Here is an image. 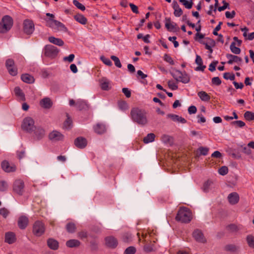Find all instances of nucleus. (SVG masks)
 <instances>
[{
  "mask_svg": "<svg viewBox=\"0 0 254 254\" xmlns=\"http://www.w3.org/2000/svg\"><path fill=\"white\" fill-rule=\"evenodd\" d=\"M74 18L79 23L85 25L87 23V20L83 15L80 14H76L74 16Z\"/></svg>",
  "mask_w": 254,
  "mask_h": 254,
  "instance_id": "nucleus-34",
  "label": "nucleus"
},
{
  "mask_svg": "<svg viewBox=\"0 0 254 254\" xmlns=\"http://www.w3.org/2000/svg\"><path fill=\"white\" fill-rule=\"evenodd\" d=\"M219 173L221 175H225L228 172V167L226 166H222L219 169Z\"/></svg>",
  "mask_w": 254,
  "mask_h": 254,
  "instance_id": "nucleus-54",
  "label": "nucleus"
},
{
  "mask_svg": "<svg viewBox=\"0 0 254 254\" xmlns=\"http://www.w3.org/2000/svg\"><path fill=\"white\" fill-rule=\"evenodd\" d=\"M40 105L44 109H50L53 105V102L48 97H45L40 101Z\"/></svg>",
  "mask_w": 254,
  "mask_h": 254,
  "instance_id": "nucleus-21",
  "label": "nucleus"
},
{
  "mask_svg": "<svg viewBox=\"0 0 254 254\" xmlns=\"http://www.w3.org/2000/svg\"><path fill=\"white\" fill-rule=\"evenodd\" d=\"M47 245L52 250H56L59 248L58 242L52 238H50L47 240Z\"/></svg>",
  "mask_w": 254,
  "mask_h": 254,
  "instance_id": "nucleus-29",
  "label": "nucleus"
},
{
  "mask_svg": "<svg viewBox=\"0 0 254 254\" xmlns=\"http://www.w3.org/2000/svg\"><path fill=\"white\" fill-rule=\"evenodd\" d=\"M66 229L68 233H73L75 232V225L73 223H68L66 225Z\"/></svg>",
  "mask_w": 254,
  "mask_h": 254,
  "instance_id": "nucleus-40",
  "label": "nucleus"
},
{
  "mask_svg": "<svg viewBox=\"0 0 254 254\" xmlns=\"http://www.w3.org/2000/svg\"><path fill=\"white\" fill-rule=\"evenodd\" d=\"M45 231L44 224L40 221H36L33 225L32 232L36 237L42 236Z\"/></svg>",
  "mask_w": 254,
  "mask_h": 254,
  "instance_id": "nucleus-5",
  "label": "nucleus"
},
{
  "mask_svg": "<svg viewBox=\"0 0 254 254\" xmlns=\"http://www.w3.org/2000/svg\"><path fill=\"white\" fill-rule=\"evenodd\" d=\"M34 138L36 140H40L45 135V130L41 127H37L35 128Z\"/></svg>",
  "mask_w": 254,
  "mask_h": 254,
  "instance_id": "nucleus-17",
  "label": "nucleus"
},
{
  "mask_svg": "<svg viewBox=\"0 0 254 254\" xmlns=\"http://www.w3.org/2000/svg\"><path fill=\"white\" fill-rule=\"evenodd\" d=\"M21 79L23 82L28 84L33 83L35 81L34 77L28 73L22 74Z\"/></svg>",
  "mask_w": 254,
  "mask_h": 254,
  "instance_id": "nucleus-28",
  "label": "nucleus"
},
{
  "mask_svg": "<svg viewBox=\"0 0 254 254\" xmlns=\"http://www.w3.org/2000/svg\"><path fill=\"white\" fill-rule=\"evenodd\" d=\"M14 91L15 95L17 96V97H19L21 100H25L24 94L19 87L17 86L15 87Z\"/></svg>",
  "mask_w": 254,
  "mask_h": 254,
  "instance_id": "nucleus-35",
  "label": "nucleus"
},
{
  "mask_svg": "<svg viewBox=\"0 0 254 254\" xmlns=\"http://www.w3.org/2000/svg\"><path fill=\"white\" fill-rule=\"evenodd\" d=\"M179 1L181 2L186 8L188 9H190L193 5V2L191 0L190 1H188L187 0H179Z\"/></svg>",
  "mask_w": 254,
  "mask_h": 254,
  "instance_id": "nucleus-45",
  "label": "nucleus"
},
{
  "mask_svg": "<svg viewBox=\"0 0 254 254\" xmlns=\"http://www.w3.org/2000/svg\"><path fill=\"white\" fill-rule=\"evenodd\" d=\"M218 63V61H215V62H212L209 65V70L212 72L215 71L216 69V66Z\"/></svg>",
  "mask_w": 254,
  "mask_h": 254,
  "instance_id": "nucleus-63",
  "label": "nucleus"
},
{
  "mask_svg": "<svg viewBox=\"0 0 254 254\" xmlns=\"http://www.w3.org/2000/svg\"><path fill=\"white\" fill-rule=\"evenodd\" d=\"M29 223L28 218L25 216H20L17 222L18 226L21 229H25Z\"/></svg>",
  "mask_w": 254,
  "mask_h": 254,
  "instance_id": "nucleus-20",
  "label": "nucleus"
},
{
  "mask_svg": "<svg viewBox=\"0 0 254 254\" xmlns=\"http://www.w3.org/2000/svg\"><path fill=\"white\" fill-rule=\"evenodd\" d=\"M164 60L169 63L171 65H174L175 64V63L172 58L168 54H165Z\"/></svg>",
  "mask_w": 254,
  "mask_h": 254,
  "instance_id": "nucleus-58",
  "label": "nucleus"
},
{
  "mask_svg": "<svg viewBox=\"0 0 254 254\" xmlns=\"http://www.w3.org/2000/svg\"><path fill=\"white\" fill-rule=\"evenodd\" d=\"M209 148L205 147H199L195 152V156L198 157L200 155H206L208 152Z\"/></svg>",
  "mask_w": 254,
  "mask_h": 254,
  "instance_id": "nucleus-30",
  "label": "nucleus"
},
{
  "mask_svg": "<svg viewBox=\"0 0 254 254\" xmlns=\"http://www.w3.org/2000/svg\"><path fill=\"white\" fill-rule=\"evenodd\" d=\"M223 77L226 79H230V80H234L235 79L234 74H231L229 72L224 73L223 74Z\"/></svg>",
  "mask_w": 254,
  "mask_h": 254,
  "instance_id": "nucleus-52",
  "label": "nucleus"
},
{
  "mask_svg": "<svg viewBox=\"0 0 254 254\" xmlns=\"http://www.w3.org/2000/svg\"><path fill=\"white\" fill-rule=\"evenodd\" d=\"M168 85L169 87L172 90H176L178 89V87L177 84L174 83L173 81L169 80L168 82Z\"/></svg>",
  "mask_w": 254,
  "mask_h": 254,
  "instance_id": "nucleus-61",
  "label": "nucleus"
},
{
  "mask_svg": "<svg viewBox=\"0 0 254 254\" xmlns=\"http://www.w3.org/2000/svg\"><path fill=\"white\" fill-rule=\"evenodd\" d=\"M167 117L171 119L174 122L181 123L182 124H185L187 123V120L175 114H169L167 115Z\"/></svg>",
  "mask_w": 254,
  "mask_h": 254,
  "instance_id": "nucleus-23",
  "label": "nucleus"
},
{
  "mask_svg": "<svg viewBox=\"0 0 254 254\" xmlns=\"http://www.w3.org/2000/svg\"><path fill=\"white\" fill-rule=\"evenodd\" d=\"M226 229L230 232H235L237 230V226L235 224H230L226 226Z\"/></svg>",
  "mask_w": 254,
  "mask_h": 254,
  "instance_id": "nucleus-56",
  "label": "nucleus"
},
{
  "mask_svg": "<svg viewBox=\"0 0 254 254\" xmlns=\"http://www.w3.org/2000/svg\"><path fill=\"white\" fill-rule=\"evenodd\" d=\"M51 20L52 22L48 24V26L50 27L57 29L58 30L64 32L67 31V29L62 23L54 19H51Z\"/></svg>",
  "mask_w": 254,
  "mask_h": 254,
  "instance_id": "nucleus-11",
  "label": "nucleus"
},
{
  "mask_svg": "<svg viewBox=\"0 0 254 254\" xmlns=\"http://www.w3.org/2000/svg\"><path fill=\"white\" fill-rule=\"evenodd\" d=\"M5 66L9 73L12 75L15 76L17 74V68L14 66V62L13 60L8 59L6 61Z\"/></svg>",
  "mask_w": 254,
  "mask_h": 254,
  "instance_id": "nucleus-10",
  "label": "nucleus"
},
{
  "mask_svg": "<svg viewBox=\"0 0 254 254\" xmlns=\"http://www.w3.org/2000/svg\"><path fill=\"white\" fill-rule=\"evenodd\" d=\"M212 83L216 85H219L221 83V81L218 77H214L212 79Z\"/></svg>",
  "mask_w": 254,
  "mask_h": 254,
  "instance_id": "nucleus-64",
  "label": "nucleus"
},
{
  "mask_svg": "<svg viewBox=\"0 0 254 254\" xmlns=\"http://www.w3.org/2000/svg\"><path fill=\"white\" fill-rule=\"evenodd\" d=\"M74 144L76 147L83 149L87 146V141L85 138L79 136L75 139Z\"/></svg>",
  "mask_w": 254,
  "mask_h": 254,
  "instance_id": "nucleus-15",
  "label": "nucleus"
},
{
  "mask_svg": "<svg viewBox=\"0 0 254 254\" xmlns=\"http://www.w3.org/2000/svg\"><path fill=\"white\" fill-rule=\"evenodd\" d=\"M13 24V19L9 15L3 16L0 22V33H5L9 31Z\"/></svg>",
  "mask_w": 254,
  "mask_h": 254,
  "instance_id": "nucleus-3",
  "label": "nucleus"
},
{
  "mask_svg": "<svg viewBox=\"0 0 254 254\" xmlns=\"http://www.w3.org/2000/svg\"><path fill=\"white\" fill-rule=\"evenodd\" d=\"M118 106L120 109L122 110H126L128 109V105L127 102L125 101H120L118 102Z\"/></svg>",
  "mask_w": 254,
  "mask_h": 254,
  "instance_id": "nucleus-49",
  "label": "nucleus"
},
{
  "mask_svg": "<svg viewBox=\"0 0 254 254\" xmlns=\"http://www.w3.org/2000/svg\"><path fill=\"white\" fill-rule=\"evenodd\" d=\"M100 59L107 65L111 66L112 65V62L109 59L106 58L104 56H101Z\"/></svg>",
  "mask_w": 254,
  "mask_h": 254,
  "instance_id": "nucleus-55",
  "label": "nucleus"
},
{
  "mask_svg": "<svg viewBox=\"0 0 254 254\" xmlns=\"http://www.w3.org/2000/svg\"><path fill=\"white\" fill-rule=\"evenodd\" d=\"M197 94L200 99L203 101L208 102L210 99V96L205 91H202L198 92Z\"/></svg>",
  "mask_w": 254,
  "mask_h": 254,
  "instance_id": "nucleus-37",
  "label": "nucleus"
},
{
  "mask_svg": "<svg viewBox=\"0 0 254 254\" xmlns=\"http://www.w3.org/2000/svg\"><path fill=\"white\" fill-rule=\"evenodd\" d=\"M195 63L198 65L196 68V70L203 71L205 68V65H203V62L201 58L198 55H196L195 59Z\"/></svg>",
  "mask_w": 254,
  "mask_h": 254,
  "instance_id": "nucleus-31",
  "label": "nucleus"
},
{
  "mask_svg": "<svg viewBox=\"0 0 254 254\" xmlns=\"http://www.w3.org/2000/svg\"><path fill=\"white\" fill-rule=\"evenodd\" d=\"M48 40L50 42L59 46H62L64 44V41L61 39L57 38L53 36L49 37Z\"/></svg>",
  "mask_w": 254,
  "mask_h": 254,
  "instance_id": "nucleus-33",
  "label": "nucleus"
},
{
  "mask_svg": "<svg viewBox=\"0 0 254 254\" xmlns=\"http://www.w3.org/2000/svg\"><path fill=\"white\" fill-rule=\"evenodd\" d=\"M144 243L143 250L146 253L151 252L154 251L155 241H151L148 239L143 241Z\"/></svg>",
  "mask_w": 254,
  "mask_h": 254,
  "instance_id": "nucleus-14",
  "label": "nucleus"
},
{
  "mask_svg": "<svg viewBox=\"0 0 254 254\" xmlns=\"http://www.w3.org/2000/svg\"><path fill=\"white\" fill-rule=\"evenodd\" d=\"M72 120L68 117V115H67V119L66 121L64 122V127L66 129H69L71 126Z\"/></svg>",
  "mask_w": 254,
  "mask_h": 254,
  "instance_id": "nucleus-48",
  "label": "nucleus"
},
{
  "mask_svg": "<svg viewBox=\"0 0 254 254\" xmlns=\"http://www.w3.org/2000/svg\"><path fill=\"white\" fill-rule=\"evenodd\" d=\"M226 57L229 59L227 63L228 64H232L234 62L239 63L241 62L242 61V60L240 57L232 54H227Z\"/></svg>",
  "mask_w": 254,
  "mask_h": 254,
  "instance_id": "nucleus-27",
  "label": "nucleus"
},
{
  "mask_svg": "<svg viewBox=\"0 0 254 254\" xmlns=\"http://www.w3.org/2000/svg\"><path fill=\"white\" fill-rule=\"evenodd\" d=\"M111 59L114 62L115 65L121 68L122 67V64L121 63V62L120 61V59L115 56H111Z\"/></svg>",
  "mask_w": 254,
  "mask_h": 254,
  "instance_id": "nucleus-47",
  "label": "nucleus"
},
{
  "mask_svg": "<svg viewBox=\"0 0 254 254\" xmlns=\"http://www.w3.org/2000/svg\"><path fill=\"white\" fill-rule=\"evenodd\" d=\"M237 250V247L234 245H228L225 247V250L230 252H235Z\"/></svg>",
  "mask_w": 254,
  "mask_h": 254,
  "instance_id": "nucleus-57",
  "label": "nucleus"
},
{
  "mask_svg": "<svg viewBox=\"0 0 254 254\" xmlns=\"http://www.w3.org/2000/svg\"><path fill=\"white\" fill-rule=\"evenodd\" d=\"M136 252L135 247L130 246L127 248L124 252L125 254H134Z\"/></svg>",
  "mask_w": 254,
  "mask_h": 254,
  "instance_id": "nucleus-51",
  "label": "nucleus"
},
{
  "mask_svg": "<svg viewBox=\"0 0 254 254\" xmlns=\"http://www.w3.org/2000/svg\"><path fill=\"white\" fill-rule=\"evenodd\" d=\"M166 23L165 27L170 32H177L179 30V28L177 26V24L174 22H171L170 18H165Z\"/></svg>",
  "mask_w": 254,
  "mask_h": 254,
  "instance_id": "nucleus-13",
  "label": "nucleus"
},
{
  "mask_svg": "<svg viewBox=\"0 0 254 254\" xmlns=\"http://www.w3.org/2000/svg\"><path fill=\"white\" fill-rule=\"evenodd\" d=\"M24 184L21 180H16L13 183V190L18 194L21 195L24 192Z\"/></svg>",
  "mask_w": 254,
  "mask_h": 254,
  "instance_id": "nucleus-9",
  "label": "nucleus"
},
{
  "mask_svg": "<svg viewBox=\"0 0 254 254\" xmlns=\"http://www.w3.org/2000/svg\"><path fill=\"white\" fill-rule=\"evenodd\" d=\"M161 139L165 143L171 144L173 143V137L169 135L163 134Z\"/></svg>",
  "mask_w": 254,
  "mask_h": 254,
  "instance_id": "nucleus-39",
  "label": "nucleus"
},
{
  "mask_svg": "<svg viewBox=\"0 0 254 254\" xmlns=\"http://www.w3.org/2000/svg\"><path fill=\"white\" fill-rule=\"evenodd\" d=\"M49 139L53 141L62 140L64 139V135L60 132L54 130L49 135Z\"/></svg>",
  "mask_w": 254,
  "mask_h": 254,
  "instance_id": "nucleus-16",
  "label": "nucleus"
},
{
  "mask_svg": "<svg viewBox=\"0 0 254 254\" xmlns=\"http://www.w3.org/2000/svg\"><path fill=\"white\" fill-rule=\"evenodd\" d=\"M173 8L174 10V14L175 16L179 17L183 14V10L180 7L178 2L176 1L173 2Z\"/></svg>",
  "mask_w": 254,
  "mask_h": 254,
  "instance_id": "nucleus-26",
  "label": "nucleus"
},
{
  "mask_svg": "<svg viewBox=\"0 0 254 254\" xmlns=\"http://www.w3.org/2000/svg\"><path fill=\"white\" fill-rule=\"evenodd\" d=\"M21 127L23 130L31 132L33 131V128H35L34 121L30 117L25 118L23 120Z\"/></svg>",
  "mask_w": 254,
  "mask_h": 254,
  "instance_id": "nucleus-7",
  "label": "nucleus"
},
{
  "mask_svg": "<svg viewBox=\"0 0 254 254\" xmlns=\"http://www.w3.org/2000/svg\"><path fill=\"white\" fill-rule=\"evenodd\" d=\"M1 166L3 170L6 172H14L16 170L15 165L10 166L9 163L6 160L3 161L1 162Z\"/></svg>",
  "mask_w": 254,
  "mask_h": 254,
  "instance_id": "nucleus-19",
  "label": "nucleus"
},
{
  "mask_svg": "<svg viewBox=\"0 0 254 254\" xmlns=\"http://www.w3.org/2000/svg\"><path fill=\"white\" fill-rule=\"evenodd\" d=\"M75 106L77 109L80 111L87 110L89 108V105L86 102L82 100L77 101Z\"/></svg>",
  "mask_w": 254,
  "mask_h": 254,
  "instance_id": "nucleus-25",
  "label": "nucleus"
},
{
  "mask_svg": "<svg viewBox=\"0 0 254 254\" xmlns=\"http://www.w3.org/2000/svg\"><path fill=\"white\" fill-rule=\"evenodd\" d=\"M59 51L57 47L51 45H46L44 48V55L51 59L55 58Z\"/></svg>",
  "mask_w": 254,
  "mask_h": 254,
  "instance_id": "nucleus-6",
  "label": "nucleus"
},
{
  "mask_svg": "<svg viewBox=\"0 0 254 254\" xmlns=\"http://www.w3.org/2000/svg\"><path fill=\"white\" fill-rule=\"evenodd\" d=\"M109 85V82L106 78H103L101 80V88L102 90H109L110 89Z\"/></svg>",
  "mask_w": 254,
  "mask_h": 254,
  "instance_id": "nucleus-38",
  "label": "nucleus"
},
{
  "mask_svg": "<svg viewBox=\"0 0 254 254\" xmlns=\"http://www.w3.org/2000/svg\"><path fill=\"white\" fill-rule=\"evenodd\" d=\"M80 242L75 239H71L66 242V246L68 248H76L80 246Z\"/></svg>",
  "mask_w": 254,
  "mask_h": 254,
  "instance_id": "nucleus-32",
  "label": "nucleus"
},
{
  "mask_svg": "<svg viewBox=\"0 0 254 254\" xmlns=\"http://www.w3.org/2000/svg\"><path fill=\"white\" fill-rule=\"evenodd\" d=\"M192 235L196 241L201 243L206 242V239L201 230L199 229L195 230L192 233Z\"/></svg>",
  "mask_w": 254,
  "mask_h": 254,
  "instance_id": "nucleus-18",
  "label": "nucleus"
},
{
  "mask_svg": "<svg viewBox=\"0 0 254 254\" xmlns=\"http://www.w3.org/2000/svg\"><path fill=\"white\" fill-rule=\"evenodd\" d=\"M16 241L15 235L14 233L8 232L5 234V242L11 244Z\"/></svg>",
  "mask_w": 254,
  "mask_h": 254,
  "instance_id": "nucleus-24",
  "label": "nucleus"
},
{
  "mask_svg": "<svg viewBox=\"0 0 254 254\" xmlns=\"http://www.w3.org/2000/svg\"><path fill=\"white\" fill-rule=\"evenodd\" d=\"M192 218V213L188 208L182 207L180 208L176 216V220L182 223H188Z\"/></svg>",
  "mask_w": 254,
  "mask_h": 254,
  "instance_id": "nucleus-2",
  "label": "nucleus"
},
{
  "mask_svg": "<svg viewBox=\"0 0 254 254\" xmlns=\"http://www.w3.org/2000/svg\"><path fill=\"white\" fill-rule=\"evenodd\" d=\"M73 3L78 9L81 10L82 11L85 10V7L84 5L78 2L77 0H73Z\"/></svg>",
  "mask_w": 254,
  "mask_h": 254,
  "instance_id": "nucleus-50",
  "label": "nucleus"
},
{
  "mask_svg": "<svg viewBox=\"0 0 254 254\" xmlns=\"http://www.w3.org/2000/svg\"><path fill=\"white\" fill-rule=\"evenodd\" d=\"M247 241L249 247L254 248V237L252 235H248L247 237Z\"/></svg>",
  "mask_w": 254,
  "mask_h": 254,
  "instance_id": "nucleus-46",
  "label": "nucleus"
},
{
  "mask_svg": "<svg viewBox=\"0 0 254 254\" xmlns=\"http://www.w3.org/2000/svg\"><path fill=\"white\" fill-rule=\"evenodd\" d=\"M212 182L210 180H208L205 182L203 186V190L204 191L207 192L209 188V187L212 185Z\"/></svg>",
  "mask_w": 254,
  "mask_h": 254,
  "instance_id": "nucleus-53",
  "label": "nucleus"
},
{
  "mask_svg": "<svg viewBox=\"0 0 254 254\" xmlns=\"http://www.w3.org/2000/svg\"><path fill=\"white\" fill-rule=\"evenodd\" d=\"M9 211L5 208H2L0 209V215H2L3 217L6 218L8 214Z\"/></svg>",
  "mask_w": 254,
  "mask_h": 254,
  "instance_id": "nucleus-59",
  "label": "nucleus"
},
{
  "mask_svg": "<svg viewBox=\"0 0 254 254\" xmlns=\"http://www.w3.org/2000/svg\"><path fill=\"white\" fill-rule=\"evenodd\" d=\"M155 135L153 133H150L147 134V135L143 138V142L145 143H148L149 142H152L154 141Z\"/></svg>",
  "mask_w": 254,
  "mask_h": 254,
  "instance_id": "nucleus-42",
  "label": "nucleus"
},
{
  "mask_svg": "<svg viewBox=\"0 0 254 254\" xmlns=\"http://www.w3.org/2000/svg\"><path fill=\"white\" fill-rule=\"evenodd\" d=\"M230 49L231 52L235 54L238 55L241 53V49L236 47V43L234 42L231 44Z\"/></svg>",
  "mask_w": 254,
  "mask_h": 254,
  "instance_id": "nucleus-41",
  "label": "nucleus"
},
{
  "mask_svg": "<svg viewBox=\"0 0 254 254\" xmlns=\"http://www.w3.org/2000/svg\"><path fill=\"white\" fill-rule=\"evenodd\" d=\"M106 246L111 249L116 248L118 244V240L112 236H108L105 238Z\"/></svg>",
  "mask_w": 254,
  "mask_h": 254,
  "instance_id": "nucleus-12",
  "label": "nucleus"
},
{
  "mask_svg": "<svg viewBox=\"0 0 254 254\" xmlns=\"http://www.w3.org/2000/svg\"><path fill=\"white\" fill-rule=\"evenodd\" d=\"M229 202L232 205L237 204L239 200V194L235 192L230 193L228 196Z\"/></svg>",
  "mask_w": 254,
  "mask_h": 254,
  "instance_id": "nucleus-22",
  "label": "nucleus"
},
{
  "mask_svg": "<svg viewBox=\"0 0 254 254\" xmlns=\"http://www.w3.org/2000/svg\"><path fill=\"white\" fill-rule=\"evenodd\" d=\"M172 76L177 82L187 83L190 81V77L186 73H183L180 70L175 69L171 72Z\"/></svg>",
  "mask_w": 254,
  "mask_h": 254,
  "instance_id": "nucleus-4",
  "label": "nucleus"
},
{
  "mask_svg": "<svg viewBox=\"0 0 254 254\" xmlns=\"http://www.w3.org/2000/svg\"><path fill=\"white\" fill-rule=\"evenodd\" d=\"M35 29L33 22L29 19H25L23 23V30L24 33L27 35H31Z\"/></svg>",
  "mask_w": 254,
  "mask_h": 254,
  "instance_id": "nucleus-8",
  "label": "nucleus"
},
{
  "mask_svg": "<svg viewBox=\"0 0 254 254\" xmlns=\"http://www.w3.org/2000/svg\"><path fill=\"white\" fill-rule=\"evenodd\" d=\"M244 118L248 121L254 120V113L250 111H247L244 113Z\"/></svg>",
  "mask_w": 254,
  "mask_h": 254,
  "instance_id": "nucleus-44",
  "label": "nucleus"
},
{
  "mask_svg": "<svg viewBox=\"0 0 254 254\" xmlns=\"http://www.w3.org/2000/svg\"><path fill=\"white\" fill-rule=\"evenodd\" d=\"M75 56L74 54H70L67 57H64L63 59V60L64 62H68L69 63H71L74 60Z\"/></svg>",
  "mask_w": 254,
  "mask_h": 254,
  "instance_id": "nucleus-62",
  "label": "nucleus"
},
{
  "mask_svg": "<svg viewBox=\"0 0 254 254\" xmlns=\"http://www.w3.org/2000/svg\"><path fill=\"white\" fill-rule=\"evenodd\" d=\"M231 126H234L235 127H243L246 124L242 121H235L230 123Z\"/></svg>",
  "mask_w": 254,
  "mask_h": 254,
  "instance_id": "nucleus-43",
  "label": "nucleus"
},
{
  "mask_svg": "<svg viewBox=\"0 0 254 254\" xmlns=\"http://www.w3.org/2000/svg\"><path fill=\"white\" fill-rule=\"evenodd\" d=\"M95 131L98 134H102L106 131L105 126L103 124H98L94 127Z\"/></svg>",
  "mask_w": 254,
  "mask_h": 254,
  "instance_id": "nucleus-36",
  "label": "nucleus"
},
{
  "mask_svg": "<svg viewBox=\"0 0 254 254\" xmlns=\"http://www.w3.org/2000/svg\"><path fill=\"white\" fill-rule=\"evenodd\" d=\"M7 189V185L6 182L1 181L0 182V190L5 191Z\"/></svg>",
  "mask_w": 254,
  "mask_h": 254,
  "instance_id": "nucleus-60",
  "label": "nucleus"
},
{
  "mask_svg": "<svg viewBox=\"0 0 254 254\" xmlns=\"http://www.w3.org/2000/svg\"><path fill=\"white\" fill-rule=\"evenodd\" d=\"M130 114L132 120L137 124L144 125L147 123L146 112L144 110L137 108H133L131 110Z\"/></svg>",
  "mask_w": 254,
  "mask_h": 254,
  "instance_id": "nucleus-1",
  "label": "nucleus"
}]
</instances>
